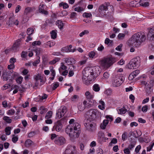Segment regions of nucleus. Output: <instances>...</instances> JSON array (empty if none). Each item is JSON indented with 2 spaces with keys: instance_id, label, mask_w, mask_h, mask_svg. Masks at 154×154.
<instances>
[{
  "instance_id": "obj_1",
  "label": "nucleus",
  "mask_w": 154,
  "mask_h": 154,
  "mask_svg": "<svg viewBox=\"0 0 154 154\" xmlns=\"http://www.w3.org/2000/svg\"><path fill=\"white\" fill-rule=\"evenodd\" d=\"M69 123L66 129V133L72 139L78 138L81 133L80 125L73 119L69 121Z\"/></svg>"
},
{
  "instance_id": "obj_2",
  "label": "nucleus",
  "mask_w": 154,
  "mask_h": 154,
  "mask_svg": "<svg viewBox=\"0 0 154 154\" xmlns=\"http://www.w3.org/2000/svg\"><path fill=\"white\" fill-rule=\"evenodd\" d=\"M146 37L144 32H139L134 34L129 40L130 43L135 47H138L144 42Z\"/></svg>"
},
{
  "instance_id": "obj_3",
  "label": "nucleus",
  "mask_w": 154,
  "mask_h": 154,
  "mask_svg": "<svg viewBox=\"0 0 154 154\" xmlns=\"http://www.w3.org/2000/svg\"><path fill=\"white\" fill-rule=\"evenodd\" d=\"M83 76L82 80L83 82L86 85H88L92 80L93 77L92 75H91V72L88 69L82 71Z\"/></svg>"
},
{
  "instance_id": "obj_4",
  "label": "nucleus",
  "mask_w": 154,
  "mask_h": 154,
  "mask_svg": "<svg viewBox=\"0 0 154 154\" xmlns=\"http://www.w3.org/2000/svg\"><path fill=\"white\" fill-rule=\"evenodd\" d=\"M99 113L96 109H91L86 112V120L93 121L96 120L97 116Z\"/></svg>"
},
{
  "instance_id": "obj_5",
  "label": "nucleus",
  "mask_w": 154,
  "mask_h": 154,
  "mask_svg": "<svg viewBox=\"0 0 154 154\" xmlns=\"http://www.w3.org/2000/svg\"><path fill=\"white\" fill-rule=\"evenodd\" d=\"M115 62V59L112 57L104 58L100 61L101 66L104 68H108Z\"/></svg>"
},
{
  "instance_id": "obj_6",
  "label": "nucleus",
  "mask_w": 154,
  "mask_h": 154,
  "mask_svg": "<svg viewBox=\"0 0 154 154\" xmlns=\"http://www.w3.org/2000/svg\"><path fill=\"white\" fill-rule=\"evenodd\" d=\"M139 57H137L132 59L128 65V68L131 69H136L140 65Z\"/></svg>"
},
{
  "instance_id": "obj_7",
  "label": "nucleus",
  "mask_w": 154,
  "mask_h": 154,
  "mask_svg": "<svg viewBox=\"0 0 154 154\" xmlns=\"http://www.w3.org/2000/svg\"><path fill=\"white\" fill-rule=\"evenodd\" d=\"M123 77L121 76H117L112 79V84L114 87H117L120 85L123 82Z\"/></svg>"
},
{
  "instance_id": "obj_8",
  "label": "nucleus",
  "mask_w": 154,
  "mask_h": 154,
  "mask_svg": "<svg viewBox=\"0 0 154 154\" xmlns=\"http://www.w3.org/2000/svg\"><path fill=\"white\" fill-rule=\"evenodd\" d=\"M67 111L66 108L65 106H62L57 111L56 118L60 119L63 116Z\"/></svg>"
},
{
  "instance_id": "obj_9",
  "label": "nucleus",
  "mask_w": 154,
  "mask_h": 154,
  "mask_svg": "<svg viewBox=\"0 0 154 154\" xmlns=\"http://www.w3.org/2000/svg\"><path fill=\"white\" fill-rule=\"evenodd\" d=\"M63 120L64 119H62L55 122L54 125L52 128V131H56L58 132L60 131L62 128V123Z\"/></svg>"
},
{
  "instance_id": "obj_10",
  "label": "nucleus",
  "mask_w": 154,
  "mask_h": 154,
  "mask_svg": "<svg viewBox=\"0 0 154 154\" xmlns=\"http://www.w3.org/2000/svg\"><path fill=\"white\" fill-rule=\"evenodd\" d=\"M92 121L85 120L84 124V125L88 131H93L95 130V127L92 124Z\"/></svg>"
},
{
  "instance_id": "obj_11",
  "label": "nucleus",
  "mask_w": 154,
  "mask_h": 154,
  "mask_svg": "<svg viewBox=\"0 0 154 154\" xmlns=\"http://www.w3.org/2000/svg\"><path fill=\"white\" fill-rule=\"evenodd\" d=\"M7 24L9 26L12 27L14 25H18L19 24V21L15 19L13 16L11 17H9Z\"/></svg>"
},
{
  "instance_id": "obj_12",
  "label": "nucleus",
  "mask_w": 154,
  "mask_h": 154,
  "mask_svg": "<svg viewBox=\"0 0 154 154\" xmlns=\"http://www.w3.org/2000/svg\"><path fill=\"white\" fill-rule=\"evenodd\" d=\"M75 148L74 146L68 145L63 154H74L75 151Z\"/></svg>"
},
{
  "instance_id": "obj_13",
  "label": "nucleus",
  "mask_w": 154,
  "mask_h": 154,
  "mask_svg": "<svg viewBox=\"0 0 154 154\" xmlns=\"http://www.w3.org/2000/svg\"><path fill=\"white\" fill-rule=\"evenodd\" d=\"M11 73L12 72L10 71H7L6 70H3L2 77L3 78V80L7 81L9 79L10 80Z\"/></svg>"
},
{
  "instance_id": "obj_14",
  "label": "nucleus",
  "mask_w": 154,
  "mask_h": 154,
  "mask_svg": "<svg viewBox=\"0 0 154 154\" xmlns=\"http://www.w3.org/2000/svg\"><path fill=\"white\" fill-rule=\"evenodd\" d=\"M21 45V41L19 39L17 40L12 46L11 50L14 52L19 51Z\"/></svg>"
},
{
  "instance_id": "obj_15",
  "label": "nucleus",
  "mask_w": 154,
  "mask_h": 154,
  "mask_svg": "<svg viewBox=\"0 0 154 154\" xmlns=\"http://www.w3.org/2000/svg\"><path fill=\"white\" fill-rule=\"evenodd\" d=\"M66 142V139L62 136L58 137L55 140V143L58 145H62Z\"/></svg>"
},
{
  "instance_id": "obj_16",
  "label": "nucleus",
  "mask_w": 154,
  "mask_h": 154,
  "mask_svg": "<svg viewBox=\"0 0 154 154\" xmlns=\"http://www.w3.org/2000/svg\"><path fill=\"white\" fill-rule=\"evenodd\" d=\"M34 78L36 81L35 84V86L37 87L38 85V81H39L41 82H43V77L40 74H38L35 76Z\"/></svg>"
},
{
  "instance_id": "obj_17",
  "label": "nucleus",
  "mask_w": 154,
  "mask_h": 154,
  "mask_svg": "<svg viewBox=\"0 0 154 154\" xmlns=\"http://www.w3.org/2000/svg\"><path fill=\"white\" fill-rule=\"evenodd\" d=\"M63 60L68 65H71L70 67H72L74 68V66L72 65V62L74 60L73 59L71 58H65L63 59Z\"/></svg>"
},
{
  "instance_id": "obj_18",
  "label": "nucleus",
  "mask_w": 154,
  "mask_h": 154,
  "mask_svg": "<svg viewBox=\"0 0 154 154\" xmlns=\"http://www.w3.org/2000/svg\"><path fill=\"white\" fill-rule=\"evenodd\" d=\"M44 7L45 5L43 4L40 5L39 7L38 11L40 13L47 15L48 14V12L47 11L44 10Z\"/></svg>"
},
{
  "instance_id": "obj_19",
  "label": "nucleus",
  "mask_w": 154,
  "mask_h": 154,
  "mask_svg": "<svg viewBox=\"0 0 154 154\" xmlns=\"http://www.w3.org/2000/svg\"><path fill=\"white\" fill-rule=\"evenodd\" d=\"M86 103V101L84 100L83 103H79V104L78 106V108L79 111H82L85 108V105Z\"/></svg>"
},
{
  "instance_id": "obj_20",
  "label": "nucleus",
  "mask_w": 154,
  "mask_h": 154,
  "mask_svg": "<svg viewBox=\"0 0 154 154\" xmlns=\"http://www.w3.org/2000/svg\"><path fill=\"white\" fill-rule=\"evenodd\" d=\"M149 32L147 36L148 37L153 38H154V27L148 29Z\"/></svg>"
},
{
  "instance_id": "obj_21",
  "label": "nucleus",
  "mask_w": 154,
  "mask_h": 154,
  "mask_svg": "<svg viewBox=\"0 0 154 154\" xmlns=\"http://www.w3.org/2000/svg\"><path fill=\"white\" fill-rule=\"evenodd\" d=\"M108 123L109 120H104L103 121V123H101L100 125V128L102 129H105Z\"/></svg>"
},
{
  "instance_id": "obj_22",
  "label": "nucleus",
  "mask_w": 154,
  "mask_h": 154,
  "mask_svg": "<svg viewBox=\"0 0 154 154\" xmlns=\"http://www.w3.org/2000/svg\"><path fill=\"white\" fill-rule=\"evenodd\" d=\"M55 44V42L48 41L47 42L44 44L43 46L45 48H47L48 47H51Z\"/></svg>"
},
{
  "instance_id": "obj_23",
  "label": "nucleus",
  "mask_w": 154,
  "mask_h": 154,
  "mask_svg": "<svg viewBox=\"0 0 154 154\" xmlns=\"http://www.w3.org/2000/svg\"><path fill=\"white\" fill-rule=\"evenodd\" d=\"M107 6L103 5L100 6L99 8V11L100 14L103 12L105 13V12L104 11H107Z\"/></svg>"
},
{
  "instance_id": "obj_24",
  "label": "nucleus",
  "mask_w": 154,
  "mask_h": 154,
  "mask_svg": "<svg viewBox=\"0 0 154 154\" xmlns=\"http://www.w3.org/2000/svg\"><path fill=\"white\" fill-rule=\"evenodd\" d=\"M33 8L31 7H27L25 8L24 12V15H27L29 13L32 12L33 11Z\"/></svg>"
},
{
  "instance_id": "obj_25",
  "label": "nucleus",
  "mask_w": 154,
  "mask_h": 154,
  "mask_svg": "<svg viewBox=\"0 0 154 154\" xmlns=\"http://www.w3.org/2000/svg\"><path fill=\"white\" fill-rule=\"evenodd\" d=\"M61 51L63 52H74L75 51L74 50L69 49L68 46L62 48L61 49Z\"/></svg>"
},
{
  "instance_id": "obj_26",
  "label": "nucleus",
  "mask_w": 154,
  "mask_h": 154,
  "mask_svg": "<svg viewBox=\"0 0 154 154\" xmlns=\"http://www.w3.org/2000/svg\"><path fill=\"white\" fill-rule=\"evenodd\" d=\"M56 24L60 29L63 28V24L61 20H57L56 22Z\"/></svg>"
},
{
  "instance_id": "obj_27",
  "label": "nucleus",
  "mask_w": 154,
  "mask_h": 154,
  "mask_svg": "<svg viewBox=\"0 0 154 154\" xmlns=\"http://www.w3.org/2000/svg\"><path fill=\"white\" fill-rule=\"evenodd\" d=\"M85 96L87 99H93L94 95L91 94L89 91H86L85 94Z\"/></svg>"
},
{
  "instance_id": "obj_28",
  "label": "nucleus",
  "mask_w": 154,
  "mask_h": 154,
  "mask_svg": "<svg viewBox=\"0 0 154 154\" xmlns=\"http://www.w3.org/2000/svg\"><path fill=\"white\" fill-rule=\"evenodd\" d=\"M89 69L90 72H91V75H92L93 76L94 75L95 76H96V71L95 66L90 67Z\"/></svg>"
},
{
  "instance_id": "obj_29",
  "label": "nucleus",
  "mask_w": 154,
  "mask_h": 154,
  "mask_svg": "<svg viewBox=\"0 0 154 154\" xmlns=\"http://www.w3.org/2000/svg\"><path fill=\"white\" fill-rule=\"evenodd\" d=\"M57 32V30H53L51 32V37L52 38L55 39L56 38Z\"/></svg>"
},
{
  "instance_id": "obj_30",
  "label": "nucleus",
  "mask_w": 154,
  "mask_h": 154,
  "mask_svg": "<svg viewBox=\"0 0 154 154\" xmlns=\"http://www.w3.org/2000/svg\"><path fill=\"white\" fill-rule=\"evenodd\" d=\"M143 1H142V0H140L139 2V3L141 6L144 7H147L149 6V2H144Z\"/></svg>"
},
{
  "instance_id": "obj_31",
  "label": "nucleus",
  "mask_w": 154,
  "mask_h": 154,
  "mask_svg": "<svg viewBox=\"0 0 154 154\" xmlns=\"http://www.w3.org/2000/svg\"><path fill=\"white\" fill-rule=\"evenodd\" d=\"M18 75V74L16 72H12V73L11 75V77L10 78V80L12 81Z\"/></svg>"
},
{
  "instance_id": "obj_32",
  "label": "nucleus",
  "mask_w": 154,
  "mask_h": 154,
  "mask_svg": "<svg viewBox=\"0 0 154 154\" xmlns=\"http://www.w3.org/2000/svg\"><path fill=\"white\" fill-rule=\"evenodd\" d=\"M119 114L121 115L125 114L127 111V109H126L125 107L124 106L122 108L119 109Z\"/></svg>"
},
{
  "instance_id": "obj_33",
  "label": "nucleus",
  "mask_w": 154,
  "mask_h": 154,
  "mask_svg": "<svg viewBox=\"0 0 154 154\" xmlns=\"http://www.w3.org/2000/svg\"><path fill=\"white\" fill-rule=\"evenodd\" d=\"M93 90L96 92H98L100 90V87L99 85L95 84L93 87Z\"/></svg>"
},
{
  "instance_id": "obj_34",
  "label": "nucleus",
  "mask_w": 154,
  "mask_h": 154,
  "mask_svg": "<svg viewBox=\"0 0 154 154\" xmlns=\"http://www.w3.org/2000/svg\"><path fill=\"white\" fill-rule=\"evenodd\" d=\"M39 109L40 110V113L41 114H43L46 112L48 110L47 108H45L43 106H41L40 107Z\"/></svg>"
},
{
  "instance_id": "obj_35",
  "label": "nucleus",
  "mask_w": 154,
  "mask_h": 154,
  "mask_svg": "<svg viewBox=\"0 0 154 154\" xmlns=\"http://www.w3.org/2000/svg\"><path fill=\"white\" fill-rule=\"evenodd\" d=\"M60 7H63V9L67 8L69 7V5L66 3L63 2H61L59 4Z\"/></svg>"
},
{
  "instance_id": "obj_36",
  "label": "nucleus",
  "mask_w": 154,
  "mask_h": 154,
  "mask_svg": "<svg viewBox=\"0 0 154 154\" xmlns=\"http://www.w3.org/2000/svg\"><path fill=\"white\" fill-rule=\"evenodd\" d=\"M3 119L8 123H10L12 122L11 119L7 116H4Z\"/></svg>"
},
{
  "instance_id": "obj_37",
  "label": "nucleus",
  "mask_w": 154,
  "mask_h": 154,
  "mask_svg": "<svg viewBox=\"0 0 154 154\" xmlns=\"http://www.w3.org/2000/svg\"><path fill=\"white\" fill-rule=\"evenodd\" d=\"M53 112L51 111H49L46 114L45 116L46 119H49L52 116Z\"/></svg>"
},
{
  "instance_id": "obj_38",
  "label": "nucleus",
  "mask_w": 154,
  "mask_h": 154,
  "mask_svg": "<svg viewBox=\"0 0 154 154\" xmlns=\"http://www.w3.org/2000/svg\"><path fill=\"white\" fill-rule=\"evenodd\" d=\"M11 128L10 126L6 127L5 129V131L7 135H9L11 134Z\"/></svg>"
},
{
  "instance_id": "obj_39",
  "label": "nucleus",
  "mask_w": 154,
  "mask_h": 154,
  "mask_svg": "<svg viewBox=\"0 0 154 154\" xmlns=\"http://www.w3.org/2000/svg\"><path fill=\"white\" fill-rule=\"evenodd\" d=\"M34 29L31 28H29L27 29V34L29 35H32L34 32Z\"/></svg>"
},
{
  "instance_id": "obj_40",
  "label": "nucleus",
  "mask_w": 154,
  "mask_h": 154,
  "mask_svg": "<svg viewBox=\"0 0 154 154\" xmlns=\"http://www.w3.org/2000/svg\"><path fill=\"white\" fill-rule=\"evenodd\" d=\"M32 141L30 139H28L26 141L25 143V145L26 147L30 146L32 143Z\"/></svg>"
},
{
  "instance_id": "obj_41",
  "label": "nucleus",
  "mask_w": 154,
  "mask_h": 154,
  "mask_svg": "<svg viewBox=\"0 0 154 154\" xmlns=\"http://www.w3.org/2000/svg\"><path fill=\"white\" fill-rule=\"evenodd\" d=\"M96 73V76L100 74L101 70V69L100 66H95Z\"/></svg>"
},
{
  "instance_id": "obj_42",
  "label": "nucleus",
  "mask_w": 154,
  "mask_h": 154,
  "mask_svg": "<svg viewBox=\"0 0 154 154\" xmlns=\"http://www.w3.org/2000/svg\"><path fill=\"white\" fill-rule=\"evenodd\" d=\"M40 57L39 56L37 57L36 60L32 64L34 66H36L37 64H38L40 62Z\"/></svg>"
},
{
  "instance_id": "obj_43",
  "label": "nucleus",
  "mask_w": 154,
  "mask_h": 154,
  "mask_svg": "<svg viewBox=\"0 0 154 154\" xmlns=\"http://www.w3.org/2000/svg\"><path fill=\"white\" fill-rule=\"evenodd\" d=\"M15 111L14 109H11L8 111L7 112V114L10 116H12L14 114Z\"/></svg>"
},
{
  "instance_id": "obj_44",
  "label": "nucleus",
  "mask_w": 154,
  "mask_h": 154,
  "mask_svg": "<svg viewBox=\"0 0 154 154\" xmlns=\"http://www.w3.org/2000/svg\"><path fill=\"white\" fill-rule=\"evenodd\" d=\"M117 142V140L116 138H114L109 143V145L112 146V144H116Z\"/></svg>"
},
{
  "instance_id": "obj_45",
  "label": "nucleus",
  "mask_w": 154,
  "mask_h": 154,
  "mask_svg": "<svg viewBox=\"0 0 154 154\" xmlns=\"http://www.w3.org/2000/svg\"><path fill=\"white\" fill-rule=\"evenodd\" d=\"M83 17H90L92 16L91 14L89 13H84L83 14Z\"/></svg>"
},
{
  "instance_id": "obj_46",
  "label": "nucleus",
  "mask_w": 154,
  "mask_h": 154,
  "mask_svg": "<svg viewBox=\"0 0 154 154\" xmlns=\"http://www.w3.org/2000/svg\"><path fill=\"white\" fill-rule=\"evenodd\" d=\"M41 44V42L39 41H35L32 43V46L40 45Z\"/></svg>"
},
{
  "instance_id": "obj_47",
  "label": "nucleus",
  "mask_w": 154,
  "mask_h": 154,
  "mask_svg": "<svg viewBox=\"0 0 154 154\" xmlns=\"http://www.w3.org/2000/svg\"><path fill=\"white\" fill-rule=\"evenodd\" d=\"M23 79V78L21 76H20L16 79V81L17 83L20 84L22 82Z\"/></svg>"
},
{
  "instance_id": "obj_48",
  "label": "nucleus",
  "mask_w": 154,
  "mask_h": 154,
  "mask_svg": "<svg viewBox=\"0 0 154 154\" xmlns=\"http://www.w3.org/2000/svg\"><path fill=\"white\" fill-rule=\"evenodd\" d=\"M75 11L78 12H80L83 11L84 10V9L80 7H76L74 9Z\"/></svg>"
},
{
  "instance_id": "obj_49",
  "label": "nucleus",
  "mask_w": 154,
  "mask_h": 154,
  "mask_svg": "<svg viewBox=\"0 0 154 154\" xmlns=\"http://www.w3.org/2000/svg\"><path fill=\"white\" fill-rule=\"evenodd\" d=\"M33 51L35 52L36 55L38 57L40 53L41 49L39 48H38L34 50Z\"/></svg>"
},
{
  "instance_id": "obj_50",
  "label": "nucleus",
  "mask_w": 154,
  "mask_h": 154,
  "mask_svg": "<svg viewBox=\"0 0 154 154\" xmlns=\"http://www.w3.org/2000/svg\"><path fill=\"white\" fill-rule=\"evenodd\" d=\"M125 36V34L123 33H119L118 35V38L119 39H122Z\"/></svg>"
},
{
  "instance_id": "obj_51",
  "label": "nucleus",
  "mask_w": 154,
  "mask_h": 154,
  "mask_svg": "<svg viewBox=\"0 0 154 154\" xmlns=\"http://www.w3.org/2000/svg\"><path fill=\"white\" fill-rule=\"evenodd\" d=\"M89 33V32L87 30H85L82 32H81L79 36L80 37H82L83 35L87 34Z\"/></svg>"
},
{
  "instance_id": "obj_52",
  "label": "nucleus",
  "mask_w": 154,
  "mask_h": 154,
  "mask_svg": "<svg viewBox=\"0 0 154 154\" xmlns=\"http://www.w3.org/2000/svg\"><path fill=\"white\" fill-rule=\"evenodd\" d=\"M140 71L139 70L137 69L135 71H134L132 72V74L134 75L135 77L137 75L140 73Z\"/></svg>"
},
{
  "instance_id": "obj_53",
  "label": "nucleus",
  "mask_w": 154,
  "mask_h": 154,
  "mask_svg": "<svg viewBox=\"0 0 154 154\" xmlns=\"http://www.w3.org/2000/svg\"><path fill=\"white\" fill-rule=\"evenodd\" d=\"M95 52L93 51L90 52L88 54L89 57L90 58H93L95 55Z\"/></svg>"
},
{
  "instance_id": "obj_54",
  "label": "nucleus",
  "mask_w": 154,
  "mask_h": 154,
  "mask_svg": "<svg viewBox=\"0 0 154 154\" xmlns=\"http://www.w3.org/2000/svg\"><path fill=\"white\" fill-rule=\"evenodd\" d=\"M50 70L51 72V75L53 76H55V70L54 69L53 67H50Z\"/></svg>"
},
{
  "instance_id": "obj_55",
  "label": "nucleus",
  "mask_w": 154,
  "mask_h": 154,
  "mask_svg": "<svg viewBox=\"0 0 154 154\" xmlns=\"http://www.w3.org/2000/svg\"><path fill=\"white\" fill-rule=\"evenodd\" d=\"M68 14V12L64 10L61 12L60 13V16H64L67 15Z\"/></svg>"
},
{
  "instance_id": "obj_56",
  "label": "nucleus",
  "mask_w": 154,
  "mask_h": 154,
  "mask_svg": "<svg viewBox=\"0 0 154 154\" xmlns=\"http://www.w3.org/2000/svg\"><path fill=\"white\" fill-rule=\"evenodd\" d=\"M59 86V84L58 82H55L54 84L53 85V86L52 88V90H55L56 88H57Z\"/></svg>"
},
{
  "instance_id": "obj_57",
  "label": "nucleus",
  "mask_w": 154,
  "mask_h": 154,
  "mask_svg": "<svg viewBox=\"0 0 154 154\" xmlns=\"http://www.w3.org/2000/svg\"><path fill=\"white\" fill-rule=\"evenodd\" d=\"M113 16V13L111 12H109L107 13L105 15L106 17H108V18H111Z\"/></svg>"
},
{
  "instance_id": "obj_58",
  "label": "nucleus",
  "mask_w": 154,
  "mask_h": 154,
  "mask_svg": "<svg viewBox=\"0 0 154 154\" xmlns=\"http://www.w3.org/2000/svg\"><path fill=\"white\" fill-rule=\"evenodd\" d=\"M112 92L111 90L109 89H107L104 91V93L107 95H110Z\"/></svg>"
},
{
  "instance_id": "obj_59",
  "label": "nucleus",
  "mask_w": 154,
  "mask_h": 154,
  "mask_svg": "<svg viewBox=\"0 0 154 154\" xmlns=\"http://www.w3.org/2000/svg\"><path fill=\"white\" fill-rule=\"evenodd\" d=\"M122 44H120L116 48V49L117 51H122Z\"/></svg>"
},
{
  "instance_id": "obj_60",
  "label": "nucleus",
  "mask_w": 154,
  "mask_h": 154,
  "mask_svg": "<svg viewBox=\"0 0 154 154\" xmlns=\"http://www.w3.org/2000/svg\"><path fill=\"white\" fill-rule=\"evenodd\" d=\"M60 68L63 70H66L67 69V67L66 66L64 65L63 63H61Z\"/></svg>"
},
{
  "instance_id": "obj_61",
  "label": "nucleus",
  "mask_w": 154,
  "mask_h": 154,
  "mask_svg": "<svg viewBox=\"0 0 154 154\" xmlns=\"http://www.w3.org/2000/svg\"><path fill=\"white\" fill-rule=\"evenodd\" d=\"M124 152L125 154H129L130 153V151L128 148L125 149Z\"/></svg>"
},
{
  "instance_id": "obj_62",
  "label": "nucleus",
  "mask_w": 154,
  "mask_h": 154,
  "mask_svg": "<svg viewBox=\"0 0 154 154\" xmlns=\"http://www.w3.org/2000/svg\"><path fill=\"white\" fill-rule=\"evenodd\" d=\"M148 109V106L146 105H145L143 107L142 109V111L143 112H146Z\"/></svg>"
},
{
  "instance_id": "obj_63",
  "label": "nucleus",
  "mask_w": 154,
  "mask_h": 154,
  "mask_svg": "<svg viewBox=\"0 0 154 154\" xmlns=\"http://www.w3.org/2000/svg\"><path fill=\"white\" fill-rule=\"evenodd\" d=\"M18 137L17 136H14L12 137V140L13 142L15 143L18 140Z\"/></svg>"
},
{
  "instance_id": "obj_64",
  "label": "nucleus",
  "mask_w": 154,
  "mask_h": 154,
  "mask_svg": "<svg viewBox=\"0 0 154 154\" xmlns=\"http://www.w3.org/2000/svg\"><path fill=\"white\" fill-rule=\"evenodd\" d=\"M14 68V65L13 63H11L10 65H8V68L9 69H13Z\"/></svg>"
}]
</instances>
